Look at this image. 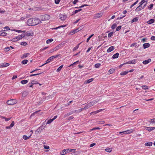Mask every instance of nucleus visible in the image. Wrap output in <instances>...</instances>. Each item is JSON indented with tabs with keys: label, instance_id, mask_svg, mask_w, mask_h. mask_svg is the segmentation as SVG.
I'll use <instances>...</instances> for the list:
<instances>
[{
	"label": "nucleus",
	"instance_id": "f257e3e1",
	"mask_svg": "<svg viewBox=\"0 0 155 155\" xmlns=\"http://www.w3.org/2000/svg\"><path fill=\"white\" fill-rule=\"evenodd\" d=\"M41 22L40 20L37 18H31L27 21L28 25L29 26L35 25Z\"/></svg>",
	"mask_w": 155,
	"mask_h": 155
},
{
	"label": "nucleus",
	"instance_id": "f03ea898",
	"mask_svg": "<svg viewBox=\"0 0 155 155\" xmlns=\"http://www.w3.org/2000/svg\"><path fill=\"white\" fill-rule=\"evenodd\" d=\"M74 149H66L63 150L61 152V155H64L67 152L68 153L72 151H75Z\"/></svg>",
	"mask_w": 155,
	"mask_h": 155
},
{
	"label": "nucleus",
	"instance_id": "7ed1b4c3",
	"mask_svg": "<svg viewBox=\"0 0 155 155\" xmlns=\"http://www.w3.org/2000/svg\"><path fill=\"white\" fill-rule=\"evenodd\" d=\"M17 102V101L16 100L11 99L8 100L7 101V103L8 105H12L16 104Z\"/></svg>",
	"mask_w": 155,
	"mask_h": 155
},
{
	"label": "nucleus",
	"instance_id": "20e7f679",
	"mask_svg": "<svg viewBox=\"0 0 155 155\" xmlns=\"http://www.w3.org/2000/svg\"><path fill=\"white\" fill-rule=\"evenodd\" d=\"M60 19H61V20L64 21L67 18V16L65 14H60L59 15Z\"/></svg>",
	"mask_w": 155,
	"mask_h": 155
},
{
	"label": "nucleus",
	"instance_id": "39448f33",
	"mask_svg": "<svg viewBox=\"0 0 155 155\" xmlns=\"http://www.w3.org/2000/svg\"><path fill=\"white\" fill-rule=\"evenodd\" d=\"M44 128V127L43 126H41L40 127L36 130L35 132V134H37L39 133H40Z\"/></svg>",
	"mask_w": 155,
	"mask_h": 155
},
{
	"label": "nucleus",
	"instance_id": "423d86ee",
	"mask_svg": "<svg viewBox=\"0 0 155 155\" xmlns=\"http://www.w3.org/2000/svg\"><path fill=\"white\" fill-rule=\"evenodd\" d=\"M133 130H128L126 131H124L123 132H120L119 133V134H130L133 132Z\"/></svg>",
	"mask_w": 155,
	"mask_h": 155
},
{
	"label": "nucleus",
	"instance_id": "0eeeda50",
	"mask_svg": "<svg viewBox=\"0 0 155 155\" xmlns=\"http://www.w3.org/2000/svg\"><path fill=\"white\" fill-rule=\"evenodd\" d=\"M103 15L102 13L100 12L97 14H96L94 15V17L95 18H97L101 17Z\"/></svg>",
	"mask_w": 155,
	"mask_h": 155
},
{
	"label": "nucleus",
	"instance_id": "6e6552de",
	"mask_svg": "<svg viewBox=\"0 0 155 155\" xmlns=\"http://www.w3.org/2000/svg\"><path fill=\"white\" fill-rule=\"evenodd\" d=\"M93 106V104H92L91 102H89V103L85 105V107H84V109L85 110H86L90 107L92 106Z\"/></svg>",
	"mask_w": 155,
	"mask_h": 155
},
{
	"label": "nucleus",
	"instance_id": "1a4fd4ad",
	"mask_svg": "<svg viewBox=\"0 0 155 155\" xmlns=\"http://www.w3.org/2000/svg\"><path fill=\"white\" fill-rule=\"evenodd\" d=\"M9 65V64L7 63H4L0 64V68H3L7 67Z\"/></svg>",
	"mask_w": 155,
	"mask_h": 155
},
{
	"label": "nucleus",
	"instance_id": "9d476101",
	"mask_svg": "<svg viewBox=\"0 0 155 155\" xmlns=\"http://www.w3.org/2000/svg\"><path fill=\"white\" fill-rule=\"evenodd\" d=\"M144 8V7H143L141 5H140L137 7L135 9V11L137 12L140 11L141 10Z\"/></svg>",
	"mask_w": 155,
	"mask_h": 155
},
{
	"label": "nucleus",
	"instance_id": "9b49d317",
	"mask_svg": "<svg viewBox=\"0 0 155 155\" xmlns=\"http://www.w3.org/2000/svg\"><path fill=\"white\" fill-rule=\"evenodd\" d=\"M60 56V54H59L55 56H53L49 57L48 59V60H50V61L52 60L54 58L58 57Z\"/></svg>",
	"mask_w": 155,
	"mask_h": 155
},
{
	"label": "nucleus",
	"instance_id": "f8f14e48",
	"mask_svg": "<svg viewBox=\"0 0 155 155\" xmlns=\"http://www.w3.org/2000/svg\"><path fill=\"white\" fill-rule=\"evenodd\" d=\"M145 129L149 132H150L153 130H154V127H145Z\"/></svg>",
	"mask_w": 155,
	"mask_h": 155
},
{
	"label": "nucleus",
	"instance_id": "ddd939ff",
	"mask_svg": "<svg viewBox=\"0 0 155 155\" xmlns=\"http://www.w3.org/2000/svg\"><path fill=\"white\" fill-rule=\"evenodd\" d=\"M151 61V59L150 58H149L147 60H146L143 61V63L144 64H146L150 62Z\"/></svg>",
	"mask_w": 155,
	"mask_h": 155
},
{
	"label": "nucleus",
	"instance_id": "4468645a",
	"mask_svg": "<svg viewBox=\"0 0 155 155\" xmlns=\"http://www.w3.org/2000/svg\"><path fill=\"white\" fill-rule=\"evenodd\" d=\"M30 55V53H27L25 54H23L22 55L21 57V58L22 59H24L26 57H27L28 56Z\"/></svg>",
	"mask_w": 155,
	"mask_h": 155
},
{
	"label": "nucleus",
	"instance_id": "2eb2a0df",
	"mask_svg": "<svg viewBox=\"0 0 155 155\" xmlns=\"http://www.w3.org/2000/svg\"><path fill=\"white\" fill-rule=\"evenodd\" d=\"M150 46V44L148 43H145L143 45V47L144 49H145Z\"/></svg>",
	"mask_w": 155,
	"mask_h": 155
},
{
	"label": "nucleus",
	"instance_id": "dca6fc26",
	"mask_svg": "<svg viewBox=\"0 0 155 155\" xmlns=\"http://www.w3.org/2000/svg\"><path fill=\"white\" fill-rule=\"evenodd\" d=\"M136 60L134 59L132 61H129L127 63L128 64H134L136 63Z\"/></svg>",
	"mask_w": 155,
	"mask_h": 155
},
{
	"label": "nucleus",
	"instance_id": "f3484780",
	"mask_svg": "<svg viewBox=\"0 0 155 155\" xmlns=\"http://www.w3.org/2000/svg\"><path fill=\"white\" fill-rule=\"evenodd\" d=\"M114 46H111L107 50V52H110L114 50Z\"/></svg>",
	"mask_w": 155,
	"mask_h": 155
},
{
	"label": "nucleus",
	"instance_id": "a211bd4d",
	"mask_svg": "<svg viewBox=\"0 0 155 155\" xmlns=\"http://www.w3.org/2000/svg\"><path fill=\"white\" fill-rule=\"evenodd\" d=\"M140 46L139 45H137L136 43H134L130 45V47H132L133 46H135L136 48H138Z\"/></svg>",
	"mask_w": 155,
	"mask_h": 155
},
{
	"label": "nucleus",
	"instance_id": "6ab92c4d",
	"mask_svg": "<svg viewBox=\"0 0 155 155\" xmlns=\"http://www.w3.org/2000/svg\"><path fill=\"white\" fill-rule=\"evenodd\" d=\"M154 21L155 20L153 19H152L148 21H147V23L149 24H151L154 23Z\"/></svg>",
	"mask_w": 155,
	"mask_h": 155
},
{
	"label": "nucleus",
	"instance_id": "aec40b11",
	"mask_svg": "<svg viewBox=\"0 0 155 155\" xmlns=\"http://www.w3.org/2000/svg\"><path fill=\"white\" fill-rule=\"evenodd\" d=\"M119 55V54L117 53L113 56L112 58L113 59L117 58L118 57Z\"/></svg>",
	"mask_w": 155,
	"mask_h": 155
},
{
	"label": "nucleus",
	"instance_id": "412c9836",
	"mask_svg": "<svg viewBox=\"0 0 155 155\" xmlns=\"http://www.w3.org/2000/svg\"><path fill=\"white\" fill-rule=\"evenodd\" d=\"M62 45L61 44H60L58 45L57 47H55L53 50V51H56L59 49V48Z\"/></svg>",
	"mask_w": 155,
	"mask_h": 155
},
{
	"label": "nucleus",
	"instance_id": "4be33fe9",
	"mask_svg": "<svg viewBox=\"0 0 155 155\" xmlns=\"http://www.w3.org/2000/svg\"><path fill=\"white\" fill-rule=\"evenodd\" d=\"M73 114V112H72V111H71L70 112L64 115V117H65L68 116H69L72 114Z\"/></svg>",
	"mask_w": 155,
	"mask_h": 155
},
{
	"label": "nucleus",
	"instance_id": "5701e85b",
	"mask_svg": "<svg viewBox=\"0 0 155 155\" xmlns=\"http://www.w3.org/2000/svg\"><path fill=\"white\" fill-rule=\"evenodd\" d=\"M28 92L26 91H24L22 93V96L23 97H26L28 94Z\"/></svg>",
	"mask_w": 155,
	"mask_h": 155
},
{
	"label": "nucleus",
	"instance_id": "b1692460",
	"mask_svg": "<svg viewBox=\"0 0 155 155\" xmlns=\"http://www.w3.org/2000/svg\"><path fill=\"white\" fill-rule=\"evenodd\" d=\"M31 84H32V85H34L35 84H38V82L37 81L35 80H32L31 81Z\"/></svg>",
	"mask_w": 155,
	"mask_h": 155
},
{
	"label": "nucleus",
	"instance_id": "393cba45",
	"mask_svg": "<svg viewBox=\"0 0 155 155\" xmlns=\"http://www.w3.org/2000/svg\"><path fill=\"white\" fill-rule=\"evenodd\" d=\"M31 137V135L29 136V137H27L26 135H24L23 136V138L25 140H26L30 138Z\"/></svg>",
	"mask_w": 155,
	"mask_h": 155
},
{
	"label": "nucleus",
	"instance_id": "a878e982",
	"mask_svg": "<svg viewBox=\"0 0 155 155\" xmlns=\"http://www.w3.org/2000/svg\"><path fill=\"white\" fill-rule=\"evenodd\" d=\"M152 143L151 142H149L146 143L145 144V145L147 146H151L152 145Z\"/></svg>",
	"mask_w": 155,
	"mask_h": 155
},
{
	"label": "nucleus",
	"instance_id": "bb28decb",
	"mask_svg": "<svg viewBox=\"0 0 155 155\" xmlns=\"http://www.w3.org/2000/svg\"><path fill=\"white\" fill-rule=\"evenodd\" d=\"M28 82V80H22L21 81V83L23 84H25L27 83Z\"/></svg>",
	"mask_w": 155,
	"mask_h": 155
},
{
	"label": "nucleus",
	"instance_id": "cd10ccee",
	"mask_svg": "<svg viewBox=\"0 0 155 155\" xmlns=\"http://www.w3.org/2000/svg\"><path fill=\"white\" fill-rule=\"evenodd\" d=\"M63 65H61L60 66L57 70V72H59L61 70L62 68H63Z\"/></svg>",
	"mask_w": 155,
	"mask_h": 155
},
{
	"label": "nucleus",
	"instance_id": "c85d7f7f",
	"mask_svg": "<svg viewBox=\"0 0 155 155\" xmlns=\"http://www.w3.org/2000/svg\"><path fill=\"white\" fill-rule=\"evenodd\" d=\"M45 20H48L50 19V16L48 15H44Z\"/></svg>",
	"mask_w": 155,
	"mask_h": 155
},
{
	"label": "nucleus",
	"instance_id": "c756f323",
	"mask_svg": "<svg viewBox=\"0 0 155 155\" xmlns=\"http://www.w3.org/2000/svg\"><path fill=\"white\" fill-rule=\"evenodd\" d=\"M93 79L92 78L88 80L85 81V83H89L92 81Z\"/></svg>",
	"mask_w": 155,
	"mask_h": 155
},
{
	"label": "nucleus",
	"instance_id": "7c9ffc66",
	"mask_svg": "<svg viewBox=\"0 0 155 155\" xmlns=\"http://www.w3.org/2000/svg\"><path fill=\"white\" fill-rule=\"evenodd\" d=\"M112 148H107L105 149V150L106 151H107V152H111L112 150Z\"/></svg>",
	"mask_w": 155,
	"mask_h": 155
},
{
	"label": "nucleus",
	"instance_id": "2f4dec72",
	"mask_svg": "<svg viewBox=\"0 0 155 155\" xmlns=\"http://www.w3.org/2000/svg\"><path fill=\"white\" fill-rule=\"evenodd\" d=\"M138 20V18L137 17H135L133 18L131 21L132 23H133L134 22L137 21Z\"/></svg>",
	"mask_w": 155,
	"mask_h": 155
},
{
	"label": "nucleus",
	"instance_id": "473e14b6",
	"mask_svg": "<svg viewBox=\"0 0 155 155\" xmlns=\"http://www.w3.org/2000/svg\"><path fill=\"white\" fill-rule=\"evenodd\" d=\"M128 71H124L121 72L120 74L121 75H124L127 74L128 73Z\"/></svg>",
	"mask_w": 155,
	"mask_h": 155
},
{
	"label": "nucleus",
	"instance_id": "72a5a7b5",
	"mask_svg": "<svg viewBox=\"0 0 155 155\" xmlns=\"http://www.w3.org/2000/svg\"><path fill=\"white\" fill-rule=\"evenodd\" d=\"M98 100H95L91 102L92 104L94 105V104L98 102Z\"/></svg>",
	"mask_w": 155,
	"mask_h": 155
},
{
	"label": "nucleus",
	"instance_id": "f704fd0d",
	"mask_svg": "<svg viewBox=\"0 0 155 155\" xmlns=\"http://www.w3.org/2000/svg\"><path fill=\"white\" fill-rule=\"evenodd\" d=\"M101 64L100 63H97L95 64L94 66L96 68H98L101 66Z\"/></svg>",
	"mask_w": 155,
	"mask_h": 155
},
{
	"label": "nucleus",
	"instance_id": "c9c22d12",
	"mask_svg": "<svg viewBox=\"0 0 155 155\" xmlns=\"http://www.w3.org/2000/svg\"><path fill=\"white\" fill-rule=\"evenodd\" d=\"M138 1H139L138 0L136 1L135 2L134 4H133L131 5L130 7V8H132L136 4H137V3L138 2Z\"/></svg>",
	"mask_w": 155,
	"mask_h": 155
},
{
	"label": "nucleus",
	"instance_id": "e433bc0d",
	"mask_svg": "<svg viewBox=\"0 0 155 155\" xmlns=\"http://www.w3.org/2000/svg\"><path fill=\"white\" fill-rule=\"evenodd\" d=\"M81 43V42L80 43H79L74 48H73V51L75 50H77V49H78L79 47V45Z\"/></svg>",
	"mask_w": 155,
	"mask_h": 155
},
{
	"label": "nucleus",
	"instance_id": "4c0bfd02",
	"mask_svg": "<svg viewBox=\"0 0 155 155\" xmlns=\"http://www.w3.org/2000/svg\"><path fill=\"white\" fill-rule=\"evenodd\" d=\"M114 71V69H111L108 71V73L110 74L113 73Z\"/></svg>",
	"mask_w": 155,
	"mask_h": 155
},
{
	"label": "nucleus",
	"instance_id": "58836bf2",
	"mask_svg": "<svg viewBox=\"0 0 155 155\" xmlns=\"http://www.w3.org/2000/svg\"><path fill=\"white\" fill-rule=\"evenodd\" d=\"M53 41V39L52 38L49 39L47 40L46 41V43L47 44H50L51 43V42H52Z\"/></svg>",
	"mask_w": 155,
	"mask_h": 155
},
{
	"label": "nucleus",
	"instance_id": "ea45409f",
	"mask_svg": "<svg viewBox=\"0 0 155 155\" xmlns=\"http://www.w3.org/2000/svg\"><path fill=\"white\" fill-rule=\"evenodd\" d=\"M41 20L42 21H45V15H41V16H40V18Z\"/></svg>",
	"mask_w": 155,
	"mask_h": 155
},
{
	"label": "nucleus",
	"instance_id": "a19ab883",
	"mask_svg": "<svg viewBox=\"0 0 155 155\" xmlns=\"http://www.w3.org/2000/svg\"><path fill=\"white\" fill-rule=\"evenodd\" d=\"M54 119L52 118V119H50L49 120H48L47 123V124H50L51 122H52L53 120H54Z\"/></svg>",
	"mask_w": 155,
	"mask_h": 155
},
{
	"label": "nucleus",
	"instance_id": "79ce46f5",
	"mask_svg": "<svg viewBox=\"0 0 155 155\" xmlns=\"http://www.w3.org/2000/svg\"><path fill=\"white\" fill-rule=\"evenodd\" d=\"M28 61L27 60H24L21 61V63L23 64H25L27 63Z\"/></svg>",
	"mask_w": 155,
	"mask_h": 155
},
{
	"label": "nucleus",
	"instance_id": "37998d69",
	"mask_svg": "<svg viewBox=\"0 0 155 155\" xmlns=\"http://www.w3.org/2000/svg\"><path fill=\"white\" fill-rule=\"evenodd\" d=\"M142 88L144 90H146L148 89V87L146 85H143L142 86Z\"/></svg>",
	"mask_w": 155,
	"mask_h": 155
},
{
	"label": "nucleus",
	"instance_id": "c03bdc74",
	"mask_svg": "<svg viewBox=\"0 0 155 155\" xmlns=\"http://www.w3.org/2000/svg\"><path fill=\"white\" fill-rule=\"evenodd\" d=\"M150 123L153 124L155 123V120L154 118H153L151 119L150 121H149Z\"/></svg>",
	"mask_w": 155,
	"mask_h": 155
},
{
	"label": "nucleus",
	"instance_id": "a18cd8bd",
	"mask_svg": "<svg viewBox=\"0 0 155 155\" xmlns=\"http://www.w3.org/2000/svg\"><path fill=\"white\" fill-rule=\"evenodd\" d=\"M117 25L116 24H113L112 26H111V28L112 29H114L115 28L117 27Z\"/></svg>",
	"mask_w": 155,
	"mask_h": 155
},
{
	"label": "nucleus",
	"instance_id": "49530a36",
	"mask_svg": "<svg viewBox=\"0 0 155 155\" xmlns=\"http://www.w3.org/2000/svg\"><path fill=\"white\" fill-rule=\"evenodd\" d=\"M113 32L112 31L109 33L108 34V37L110 38V37H111L112 36H113Z\"/></svg>",
	"mask_w": 155,
	"mask_h": 155
},
{
	"label": "nucleus",
	"instance_id": "de8ad7c7",
	"mask_svg": "<svg viewBox=\"0 0 155 155\" xmlns=\"http://www.w3.org/2000/svg\"><path fill=\"white\" fill-rule=\"evenodd\" d=\"M85 110V109H84V108L80 109L77 110V113H78L81 112L83 110Z\"/></svg>",
	"mask_w": 155,
	"mask_h": 155
},
{
	"label": "nucleus",
	"instance_id": "09e8293b",
	"mask_svg": "<svg viewBox=\"0 0 155 155\" xmlns=\"http://www.w3.org/2000/svg\"><path fill=\"white\" fill-rule=\"evenodd\" d=\"M26 35L29 36H32L33 35V33H27L26 34Z\"/></svg>",
	"mask_w": 155,
	"mask_h": 155
},
{
	"label": "nucleus",
	"instance_id": "8fccbe9b",
	"mask_svg": "<svg viewBox=\"0 0 155 155\" xmlns=\"http://www.w3.org/2000/svg\"><path fill=\"white\" fill-rule=\"evenodd\" d=\"M13 31H16L18 32H25V31H22L21 30H17L15 29Z\"/></svg>",
	"mask_w": 155,
	"mask_h": 155
},
{
	"label": "nucleus",
	"instance_id": "3c124183",
	"mask_svg": "<svg viewBox=\"0 0 155 155\" xmlns=\"http://www.w3.org/2000/svg\"><path fill=\"white\" fill-rule=\"evenodd\" d=\"M94 35V34H92L91 36H90L87 39V42H88L89 40L90 39V38Z\"/></svg>",
	"mask_w": 155,
	"mask_h": 155
},
{
	"label": "nucleus",
	"instance_id": "603ef678",
	"mask_svg": "<svg viewBox=\"0 0 155 155\" xmlns=\"http://www.w3.org/2000/svg\"><path fill=\"white\" fill-rule=\"evenodd\" d=\"M121 26H119L116 28V30L117 31H118L119 30H120L121 29Z\"/></svg>",
	"mask_w": 155,
	"mask_h": 155
},
{
	"label": "nucleus",
	"instance_id": "864d4df0",
	"mask_svg": "<svg viewBox=\"0 0 155 155\" xmlns=\"http://www.w3.org/2000/svg\"><path fill=\"white\" fill-rule=\"evenodd\" d=\"M21 45H22L25 46L27 45V43L25 42H22L21 43Z\"/></svg>",
	"mask_w": 155,
	"mask_h": 155
},
{
	"label": "nucleus",
	"instance_id": "5fc2aeb1",
	"mask_svg": "<svg viewBox=\"0 0 155 155\" xmlns=\"http://www.w3.org/2000/svg\"><path fill=\"white\" fill-rule=\"evenodd\" d=\"M41 73H38V74H31L30 75V77H32L33 76H36V75H39V74H41Z\"/></svg>",
	"mask_w": 155,
	"mask_h": 155
},
{
	"label": "nucleus",
	"instance_id": "6e6d98bb",
	"mask_svg": "<svg viewBox=\"0 0 155 155\" xmlns=\"http://www.w3.org/2000/svg\"><path fill=\"white\" fill-rule=\"evenodd\" d=\"M145 0H142L141 2L140 3V5H142L145 2Z\"/></svg>",
	"mask_w": 155,
	"mask_h": 155
},
{
	"label": "nucleus",
	"instance_id": "4d7b16f0",
	"mask_svg": "<svg viewBox=\"0 0 155 155\" xmlns=\"http://www.w3.org/2000/svg\"><path fill=\"white\" fill-rule=\"evenodd\" d=\"M153 6V4H151L150 6V7H148V8L150 10H151Z\"/></svg>",
	"mask_w": 155,
	"mask_h": 155
},
{
	"label": "nucleus",
	"instance_id": "13d9d810",
	"mask_svg": "<svg viewBox=\"0 0 155 155\" xmlns=\"http://www.w3.org/2000/svg\"><path fill=\"white\" fill-rule=\"evenodd\" d=\"M100 128L99 127H95V128H93V129H91L90 130L92 131V130H100Z\"/></svg>",
	"mask_w": 155,
	"mask_h": 155
},
{
	"label": "nucleus",
	"instance_id": "bf43d9fd",
	"mask_svg": "<svg viewBox=\"0 0 155 155\" xmlns=\"http://www.w3.org/2000/svg\"><path fill=\"white\" fill-rule=\"evenodd\" d=\"M25 35V34L23 35H21L18 36L20 38V39L24 37Z\"/></svg>",
	"mask_w": 155,
	"mask_h": 155
},
{
	"label": "nucleus",
	"instance_id": "052dcab7",
	"mask_svg": "<svg viewBox=\"0 0 155 155\" xmlns=\"http://www.w3.org/2000/svg\"><path fill=\"white\" fill-rule=\"evenodd\" d=\"M2 118H4L5 119V120L6 121H8L9 120H10L11 119V118H6L4 117H2Z\"/></svg>",
	"mask_w": 155,
	"mask_h": 155
},
{
	"label": "nucleus",
	"instance_id": "680f3d73",
	"mask_svg": "<svg viewBox=\"0 0 155 155\" xmlns=\"http://www.w3.org/2000/svg\"><path fill=\"white\" fill-rule=\"evenodd\" d=\"M2 36H5L7 35V33L6 32L2 31Z\"/></svg>",
	"mask_w": 155,
	"mask_h": 155
},
{
	"label": "nucleus",
	"instance_id": "e2e57ef3",
	"mask_svg": "<svg viewBox=\"0 0 155 155\" xmlns=\"http://www.w3.org/2000/svg\"><path fill=\"white\" fill-rule=\"evenodd\" d=\"M15 124V123L14 121H13L12 122L11 124L10 125V126L11 127H12Z\"/></svg>",
	"mask_w": 155,
	"mask_h": 155
},
{
	"label": "nucleus",
	"instance_id": "0e129e2a",
	"mask_svg": "<svg viewBox=\"0 0 155 155\" xmlns=\"http://www.w3.org/2000/svg\"><path fill=\"white\" fill-rule=\"evenodd\" d=\"M99 112V111H98V110H97L96 111H94L92 112L91 113V114L92 113H93V114H96L98 113Z\"/></svg>",
	"mask_w": 155,
	"mask_h": 155
},
{
	"label": "nucleus",
	"instance_id": "69168bd1",
	"mask_svg": "<svg viewBox=\"0 0 155 155\" xmlns=\"http://www.w3.org/2000/svg\"><path fill=\"white\" fill-rule=\"evenodd\" d=\"M44 147L45 149H48L49 148V146H47L46 145H44Z\"/></svg>",
	"mask_w": 155,
	"mask_h": 155
},
{
	"label": "nucleus",
	"instance_id": "338daca9",
	"mask_svg": "<svg viewBox=\"0 0 155 155\" xmlns=\"http://www.w3.org/2000/svg\"><path fill=\"white\" fill-rule=\"evenodd\" d=\"M5 49L6 51H8L10 50V47H7Z\"/></svg>",
	"mask_w": 155,
	"mask_h": 155
},
{
	"label": "nucleus",
	"instance_id": "774afa93",
	"mask_svg": "<svg viewBox=\"0 0 155 155\" xmlns=\"http://www.w3.org/2000/svg\"><path fill=\"white\" fill-rule=\"evenodd\" d=\"M151 39L152 40H155V36H152L151 37Z\"/></svg>",
	"mask_w": 155,
	"mask_h": 155
}]
</instances>
